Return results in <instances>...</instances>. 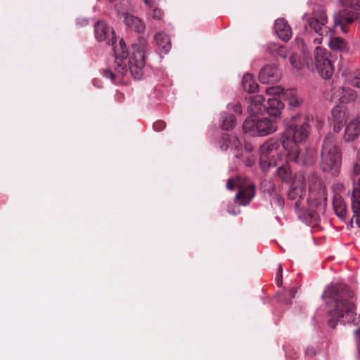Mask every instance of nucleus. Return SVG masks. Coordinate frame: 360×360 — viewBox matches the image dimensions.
<instances>
[{
  "instance_id": "1",
  "label": "nucleus",
  "mask_w": 360,
  "mask_h": 360,
  "mask_svg": "<svg viewBox=\"0 0 360 360\" xmlns=\"http://www.w3.org/2000/svg\"><path fill=\"white\" fill-rule=\"evenodd\" d=\"M94 32L98 41H107L108 45L113 46L115 55L113 64L109 68L103 70L104 76L114 81L119 77H123L129 69L134 79H140L143 75V68L145 65V41L141 40L139 44L132 45L133 52L127 60L129 53L126 49L124 41L121 39L118 44L115 45L116 41L114 36L115 32L108 26L105 22L98 21L94 26Z\"/></svg>"
},
{
  "instance_id": "2",
  "label": "nucleus",
  "mask_w": 360,
  "mask_h": 360,
  "mask_svg": "<svg viewBox=\"0 0 360 360\" xmlns=\"http://www.w3.org/2000/svg\"><path fill=\"white\" fill-rule=\"evenodd\" d=\"M323 297L329 300L327 303L331 308L328 321L330 328H335L338 322L343 324L356 323L355 293L347 285L331 284L326 288Z\"/></svg>"
},
{
  "instance_id": "3",
  "label": "nucleus",
  "mask_w": 360,
  "mask_h": 360,
  "mask_svg": "<svg viewBox=\"0 0 360 360\" xmlns=\"http://www.w3.org/2000/svg\"><path fill=\"white\" fill-rule=\"evenodd\" d=\"M312 118L301 114L290 117L286 122L285 130L282 139V145L284 149H289L290 146H298L299 143L305 141L308 138Z\"/></svg>"
},
{
  "instance_id": "4",
  "label": "nucleus",
  "mask_w": 360,
  "mask_h": 360,
  "mask_svg": "<svg viewBox=\"0 0 360 360\" xmlns=\"http://www.w3.org/2000/svg\"><path fill=\"white\" fill-rule=\"evenodd\" d=\"M336 136L328 133L323 142L321 151L320 167L333 176H338L342 165V151L336 143Z\"/></svg>"
},
{
  "instance_id": "5",
  "label": "nucleus",
  "mask_w": 360,
  "mask_h": 360,
  "mask_svg": "<svg viewBox=\"0 0 360 360\" xmlns=\"http://www.w3.org/2000/svg\"><path fill=\"white\" fill-rule=\"evenodd\" d=\"M248 111L252 115L262 114L266 112L270 117L281 115L284 104L276 97L269 98L264 103V98L262 95L250 96L248 98Z\"/></svg>"
},
{
  "instance_id": "6",
  "label": "nucleus",
  "mask_w": 360,
  "mask_h": 360,
  "mask_svg": "<svg viewBox=\"0 0 360 360\" xmlns=\"http://www.w3.org/2000/svg\"><path fill=\"white\" fill-rule=\"evenodd\" d=\"M282 148H284L282 140L275 139H270L261 146L259 165L263 172H267L270 167L277 165L282 158Z\"/></svg>"
},
{
  "instance_id": "7",
  "label": "nucleus",
  "mask_w": 360,
  "mask_h": 360,
  "mask_svg": "<svg viewBox=\"0 0 360 360\" xmlns=\"http://www.w3.org/2000/svg\"><path fill=\"white\" fill-rule=\"evenodd\" d=\"M271 119L266 117L247 118L243 124V129L245 133L251 136H266L275 132L277 130L276 120L280 117H271Z\"/></svg>"
},
{
  "instance_id": "8",
  "label": "nucleus",
  "mask_w": 360,
  "mask_h": 360,
  "mask_svg": "<svg viewBox=\"0 0 360 360\" xmlns=\"http://www.w3.org/2000/svg\"><path fill=\"white\" fill-rule=\"evenodd\" d=\"M305 20L310 27L319 36L333 32V30L326 26L328 17L326 11L322 8L314 10L311 15H306Z\"/></svg>"
},
{
  "instance_id": "9",
  "label": "nucleus",
  "mask_w": 360,
  "mask_h": 360,
  "mask_svg": "<svg viewBox=\"0 0 360 360\" xmlns=\"http://www.w3.org/2000/svg\"><path fill=\"white\" fill-rule=\"evenodd\" d=\"M314 57L316 70L320 76L325 79L330 78L334 72V67L328 59L326 49L316 46Z\"/></svg>"
},
{
  "instance_id": "10",
  "label": "nucleus",
  "mask_w": 360,
  "mask_h": 360,
  "mask_svg": "<svg viewBox=\"0 0 360 360\" xmlns=\"http://www.w3.org/2000/svg\"><path fill=\"white\" fill-rule=\"evenodd\" d=\"M288 151V160L295 162L300 165H311L315 161V152L311 148H306L304 150H300L298 146H290L289 149H285Z\"/></svg>"
},
{
  "instance_id": "11",
  "label": "nucleus",
  "mask_w": 360,
  "mask_h": 360,
  "mask_svg": "<svg viewBox=\"0 0 360 360\" xmlns=\"http://www.w3.org/2000/svg\"><path fill=\"white\" fill-rule=\"evenodd\" d=\"M356 18V13L349 9H342L333 15L334 27H340L342 32H347V25L352 24Z\"/></svg>"
},
{
  "instance_id": "12",
  "label": "nucleus",
  "mask_w": 360,
  "mask_h": 360,
  "mask_svg": "<svg viewBox=\"0 0 360 360\" xmlns=\"http://www.w3.org/2000/svg\"><path fill=\"white\" fill-rule=\"evenodd\" d=\"M219 143L222 150L230 148L234 157L239 158L241 156L242 145L237 136L224 133L221 135Z\"/></svg>"
},
{
  "instance_id": "13",
  "label": "nucleus",
  "mask_w": 360,
  "mask_h": 360,
  "mask_svg": "<svg viewBox=\"0 0 360 360\" xmlns=\"http://www.w3.org/2000/svg\"><path fill=\"white\" fill-rule=\"evenodd\" d=\"M266 92L269 95H280L282 94L283 96L286 98L290 105L293 107L299 106L302 101L297 96V92L294 89L284 90L279 86H271L266 89Z\"/></svg>"
},
{
  "instance_id": "14",
  "label": "nucleus",
  "mask_w": 360,
  "mask_h": 360,
  "mask_svg": "<svg viewBox=\"0 0 360 360\" xmlns=\"http://www.w3.org/2000/svg\"><path fill=\"white\" fill-rule=\"evenodd\" d=\"M236 195V202L239 205L246 206L250 204L255 195V186L252 184H245L238 186Z\"/></svg>"
},
{
  "instance_id": "15",
  "label": "nucleus",
  "mask_w": 360,
  "mask_h": 360,
  "mask_svg": "<svg viewBox=\"0 0 360 360\" xmlns=\"http://www.w3.org/2000/svg\"><path fill=\"white\" fill-rule=\"evenodd\" d=\"M281 73L274 65H266L259 72V79L264 84H274L281 79Z\"/></svg>"
},
{
  "instance_id": "16",
  "label": "nucleus",
  "mask_w": 360,
  "mask_h": 360,
  "mask_svg": "<svg viewBox=\"0 0 360 360\" xmlns=\"http://www.w3.org/2000/svg\"><path fill=\"white\" fill-rule=\"evenodd\" d=\"M347 119L348 113L346 110L342 106H335L332 110V120L334 132L339 133L345 126Z\"/></svg>"
},
{
  "instance_id": "17",
  "label": "nucleus",
  "mask_w": 360,
  "mask_h": 360,
  "mask_svg": "<svg viewBox=\"0 0 360 360\" xmlns=\"http://www.w3.org/2000/svg\"><path fill=\"white\" fill-rule=\"evenodd\" d=\"M274 29L278 37L283 41H288L292 37V31L288 22L284 18L275 21Z\"/></svg>"
},
{
  "instance_id": "18",
  "label": "nucleus",
  "mask_w": 360,
  "mask_h": 360,
  "mask_svg": "<svg viewBox=\"0 0 360 360\" xmlns=\"http://www.w3.org/2000/svg\"><path fill=\"white\" fill-rule=\"evenodd\" d=\"M360 136V121L354 119L347 125L344 134V140L346 142L354 141Z\"/></svg>"
},
{
  "instance_id": "19",
  "label": "nucleus",
  "mask_w": 360,
  "mask_h": 360,
  "mask_svg": "<svg viewBox=\"0 0 360 360\" xmlns=\"http://www.w3.org/2000/svg\"><path fill=\"white\" fill-rule=\"evenodd\" d=\"M342 103H347L354 101L356 98V94L354 90L349 87H342L333 94Z\"/></svg>"
},
{
  "instance_id": "20",
  "label": "nucleus",
  "mask_w": 360,
  "mask_h": 360,
  "mask_svg": "<svg viewBox=\"0 0 360 360\" xmlns=\"http://www.w3.org/2000/svg\"><path fill=\"white\" fill-rule=\"evenodd\" d=\"M124 22L128 27L138 33L143 32L146 28L144 22L132 15L126 14L124 15Z\"/></svg>"
},
{
  "instance_id": "21",
  "label": "nucleus",
  "mask_w": 360,
  "mask_h": 360,
  "mask_svg": "<svg viewBox=\"0 0 360 360\" xmlns=\"http://www.w3.org/2000/svg\"><path fill=\"white\" fill-rule=\"evenodd\" d=\"M333 206L336 215L344 219L347 217V205L344 201L341 195H334L333 200Z\"/></svg>"
},
{
  "instance_id": "22",
  "label": "nucleus",
  "mask_w": 360,
  "mask_h": 360,
  "mask_svg": "<svg viewBox=\"0 0 360 360\" xmlns=\"http://www.w3.org/2000/svg\"><path fill=\"white\" fill-rule=\"evenodd\" d=\"M155 41L159 49L165 53L171 49V40L169 36L163 32H158L155 35Z\"/></svg>"
},
{
  "instance_id": "23",
  "label": "nucleus",
  "mask_w": 360,
  "mask_h": 360,
  "mask_svg": "<svg viewBox=\"0 0 360 360\" xmlns=\"http://www.w3.org/2000/svg\"><path fill=\"white\" fill-rule=\"evenodd\" d=\"M304 193V185L302 182L300 185H297L295 181L292 184V188L288 192V198L292 200H297L296 206H298L300 198H301Z\"/></svg>"
},
{
  "instance_id": "24",
  "label": "nucleus",
  "mask_w": 360,
  "mask_h": 360,
  "mask_svg": "<svg viewBox=\"0 0 360 360\" xmlns=\"http://www.w3.org/2000/svg\"><path fill=\"white\" fill-rule=\"evenodd\" d=\"M242 85L244 90L248 93L255 92L259 87V85L255 81L253 76L248 73L243 76Z\"/></svg>"
},
{
  "instance_id": "25",
  "label": "nucleus",
  "mask_w": 360,
  "mask_h": 360,
  "mask_svg": "<svg viewBox=\"0 0 360 360\" xmlns=\"http://www.w3.org/2000/svg\"><path fill=\"white\" fill-rule=\"evenodd\" d=\"M221 127L224 130L232 129L236 124V118L233 115H229L226 112L221 114Z\"/></svg>"
},
{
  "instance_id": "26",
  "label": "nucleus",
  "mask_w": 360,
  "mask_h": 360,
  "mask_svg": "<svg viewBox=\"0 0 360 360\" xmlns=\"http://www.w3.org/2000/svg\"><path fill=\"white\" fill-rule=\"evenodd\" d=\"M276 174L283 181L286 183H290L292 180V172L287 164L280 166L276 170Z\"/></svg>"
},
{
  "instance_id": "27",
  "label": "nucleus",
  "mask_w": 360,
  "mask_h": 360,
  "mask_svg": "<svg viewBox=\"0 0 360 360\" xmlns=\"http://www.w3.org/2000/svg\"><path fill=\"white\" fill-rule=\"evenodd\" d=\"M352 209L354 214H360V188H354L352 195Z\"/></svg>"
},
{
  "instance_id": "28",
  "label": "nucleus",
  "mask_w": 360,
  "mask_h": 360,
  "mask_svg": "<svg viewBox=\"0 0 360 360\" xmlns=\"http://www.w3.org/2000/svg\"><path fill=\"white\" fill-rule=\"evenodd\" d=\"M329 46L333 50H342L345 47V42L342 39L336 37L330 41Z\"/></svg>"
},
{
  "instance_id": "29",
  "label": "nucleus",
  "mask_w": 360,
  "mask_h": 360,
  "mask_svg": "<svg viewBox=\"0 0 360 360\" xmlns=\"http://www.w3.org/2000/svg\"><path fill=\"white\" fill-rule=\"evenodd\" d=\"M290 62L292 66L297 70L302 69L304 63L300 59V57L296 54L290 56Z\"/></svg>"
},
{
  "instance_id": "30",
  "label": "nucleus",
  "mask_w": 360,
  "mask_h": 360,
  "mask_svg": "<svg viewBox=\"0 0 360 360\" xmlns=\"http://www.w3.org/2000/svg\"><path fill=\"white\" fill-rule=\"evenodd\" d=\"M269 51L271 53H276L278 56L283 58L287 56L285 48L281 45H273L271 47H269Z\"/></svg>"
},
{
  "instance_id": "31",
  "label": "nucleus",
  "mask_w": 360,
  "mask_h": 360,
  "mask_svg": "<svg viewBox=\"0 0 360 360\" xmlns=\"http://www.w3.org/2000/svg\"><path fill=\"white\" fill-rule=\"evenodd\" d=\"M352 179L354 181H357L358 188H360V165L357 163L353 165Z\"/></svg>"
},
{
  "instance_id": "32",
  "label": "nucleus",
  "mask_w": 360,
  "mask_h": 360,
  "mask_svg": "<svg viewBox=\"0 0 360 360\" xmlns=\"http://www.w3.org/2000/svg\"><path fill=\"white\" fill-rule=\"evenodd\" d=\"M153 129L156 131H161L166 127V123L163 120H158L154 122Z\"/></svg>"
},
{
  "instance_id": "33",
  "label": "nucleus",
  "mask_w": 360,
  "mask_h": 360,
  "mask_svg": "<svg viewBox=\"0 0 360 360\" xmlns=\"http://www.w3.org/2000/svg\"><path fill=\"white\" fill-rule=\"evenodd\" d=\"M344 186L342 184L336 183L332 186V190L333 191L334 195H340V193L344 191Z\"/></svg>"
},
{
  "instance_id": "34",
  "label": "nucleus",
  "mask_w": 360,
  "mask_h": 360,
  "mask_svg": "<svg viewBox=\"0 0 360 360\" xmlns=\"http://www.w3.org/2000/svg\"><path fill=\"white\" fill-rule=\"evenodd\" d=\"M150 15L155 20H160L163 15V13L161 9L158 8H154Z\"/></svg>"
},
{
  "instance_id": "35",
  "label": "nucleus",
  "mask_w": 360,
  "mask_h": 360,
  "mask_svg": "<svg viewBox=\"0 0 360 360\" xmlns=\"http://www.w3.org/2000/svg\"><path fill=\"white\" fill-rule=\"evenodd\" d=\"M346 6L356 8L360 6V0H343Z\"/></svg>"
},
{
  "instance_id": "36",
  "label": "nucleus",
  "mask_w": 360,
  "mask_h": 360,
  "mask_svg": "<svg viewBox=\"0 0 360 360\" xmlns=\"http://www.w3.org/2000/svg\"><path fill=\"white\" fill-rule=\"evenodd\" d=\"M351 84L354 86L360 88V72L353 77Z\"/></svg>"
},
{
  "instance_id": "37",
  "label": "nucleus",
  "mask_w": 360,
  "mask_h": 360,
  "mask_svg": "<svg viewBox=\"0 0 360 360\" xmlns=\"http://www.w3.org/2000/svg\"><path fill=\"white\" fill-rule=\"evenodd\" d=\"M308 214L311 217V219L314 221H316L319 218L317 212L315 210H309Z\"/></svg>"
},
{
  "instance_id": "38",
  "label": "nucleus",
  "mask_w": 360,
  "mask_h": 360,
  "mask_svg": "<svg viewBox=\"0 0 360 360\" xmlns=\"http://www.w3.org/2000/svg\"><path fill=\"white\" fill-rule=\"evenodd\" d=\"M305 354L308 356L312 357L316 355V350L314 347H309L307 348V349L305 351Z\"/></svg>"
},
{
  "instance_id": "39",
  "label": "nucleus",
  "mask_w": 360,
  "mask_h": 360,
  "mask_svg": "<svg viewBox=\"0 0 360 360\" xmlns=\"http://www.w3.org/2000/svg\"><path fill=\"white\" fill-rule=\"evenodd\" d=\"M236 186V184L234 180L229 179L226 183V187L229 190L233 189Z\"/></svg>"
},
{
  "instance_id": "40",
  "label": "nucleus",
  "mask_w": 360,
  "mask_h": 360,
  "mask_svg": "<svg viewBox=\"0 0 360 360\" xmlns=\"http://www.w3.org/2000/svg\"><path fill=\"white\" fill-rule=\"evenodd\" d=\"M255 160L254 158H248L245 160V165L252 167L255 164Z\"/></svg>"
},
{
  "instance_id": "41",
  "label": "nucleus",
  "mask_w": 360,
  "mask_h": 360,
  "mask_svg": "<svg viewBox=\"0 0 360 360\" xmlns=\"http://www.w3.org/2000/svg\"><path fill=\"white\" fill-rule=\"evenodd\" d=\"M233 111L236 113L241 114L242 112V108L240 104H236L233 105Z\"/></svg>"
},
{
  "instance_id": "42",
  "label": "nucleus",
  "mask_w": 360,
  "mask_h": 360,
  "mask_svg": "<svg viewBox=\"0 0 360 360\" xmlns=\"http://www.w3.org/2000/svg\"><path fill=\"white\" fill-rule=\"evenodd\" d=\"M227 211H228V212H229V213L232 214H233V215L237 214L240 212V210H238L237 212H236V211H235V210L233 209V205H229V206L228 207V208H227Z\"/></svg>"
},
{
  "instance_id": "43",
  "label": "nucleus",
  "mask_w": 360,
  "mask_h": 360,
  "mask_svg": "<svg viewBox=\"0 0 360 360\" xmlns=\"http://www.w3.org/2000/svg\"><path fill=\"white\" fill-rule=\"evenodd\" d=\"M155 0H143L144 4L150 8H153Z\"/></svg>"
},
{
  "instance_id": "44",
  "label": "nucleus",
  "mask_w": 360,
  "mask_h": 360,
  "mask_svg": "<svg viewBox=\"0 0 360 360\" xmlns=\"http://www.w3.org/2000/svg\"><path fill=\"white\" fill-rule=\"evenodd\" d=\"M276 200H277V202H278L279 206H283V204H284V199L281 196L278 195L276 197Z\"/></svg>"
},
{
  "instance_id": "45",
  "label": "nucleus",
  "mask_w": 360,
  "mask_h": 360,
  "mask_svg": "<svg viewBox=\"0 0 360 360\" xmlns=\"http://www.w3.org/2000/svg\"><path fill=\"white\" fill-rule=\"evenodd\" d=\"M297 292V290L296 288H291L289 291V295L290 296V298H294Z\"/></svg>"
},
{
  "instance_id": "46",
  "label": "nucleus",
  "mask_w": 360,
  "mask_h": 360,
  "mask_svg": "<svg viewBox=\"0 0 360 360\" xmlns=\"http://www.w3.org/2000/svg\"><path fill=\"white\" fill-rule=\"evenodd\" d=\"M354 216L356 217V224L360 227V214H354Z\"/></svg>"
},
{
  "instance_id": "47",
  "label": "nucleus",
  "mask_w": 360,
  "mask_h": 360,
  "mask_svg": "<svg viewBox=\"0 0 360 360\" xmlns=\"http://www.w3.org/2000/svg\"><path fill=\"white\" fill-rule=\"evenodd\" d=\"M321 40H322V38H321V37H320V38H316V39H314V43L315 44H321Z\"/></svg>"
},
{
  "instance_id": "48",
  "label": "nucleus",
  "mask_w": 360,
  "mask_h": 360,
  "mask_svg": "<svg viewBox=\"0 0 360 360\" xmlns=\"http://www.w3.org/2000/svg\"><path fill=\"white\" fill-rule=\"evenodd\" d=\"M356 335L360 341V328L356 331Z\"/></svg>"
},
{
  "instance_id": "49",
  "label": "nucleus",
  "mask_w": 360,
  "mask_h": 360,
  "mask_svg": "<svg viewBox=\"0 0 360 360\" xmlns=\"http://www.w3.org/2000/svg\"><path fill=\"white\" fill-rule=\"evenodd\" d=\"M317 122H318L319 124H321L322 123V120H318V119H317Z\"/></svg>"
},
{
  "instance_id": "50",
  "label": "nucleus",
  "mask_w": 360,
  "mask_h": 360,
  "mask_svg": "<svg viewBox=\"0 0 360 360\" xmlns=\"http://www.w3.org/2000/svg\"><path fill=\"white\" fill-rule=\"evenodd\" d=\"M279 271H280L281 273L282 272V266H280V267H279Z\"/></svg>"
},
{
  "instance_id": "51",
  "label": "nucleus",
  "mask_w": 360,
  "mask_h": 360,
  "mask_svg": "<svg viewBox=\"0 0 360 360\" xmlns=\"http://www.w3.org/2000/svg\"><path fill=\"white\" fill-rule=\"evenodd\" d=\"M247 150H251V148H248V147H247Z\"/></svg>"
}]
</instances>
